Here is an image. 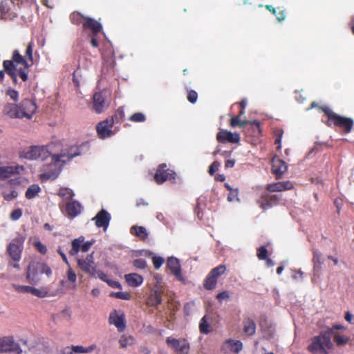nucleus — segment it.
Here are the masks:
<instances>
[{
	"instance_id": "nucleus-3",
	"label": "nucleus",
	"mask_w": 354,
	"mask_h": 354,
	"mask_svg": "<svg viewBox=\"0 0 354 354\" xmlns=\"http://www.w3.org/2000/svg\"><path fill=\"white\" fill-rule=\"evenodd\" d=\"M52 274V270L48 266L44 263L31 261L26 269V280L32 285L37 284L41 279L43 274L48 277Z\"/></svg>"
},
{
	"instance_id": "nucleus-17",
	"label": "nucleus",
	"mask_w": 354,
	"mask_h": 354,
	"mask_svg": "<svg viewBox=\"0 0 354 354\" xmlns=\"http://www.w3.org/2000/svg\"><path fill=\"white\" fill-rule=\"evenodd\" d=\"M79 267L86 272L93 274L95 271L93 252L86 256L85 259L77 260Z\"/></svg>"
},
{
	"instance_id": "nucleus-60",
	"label": "nucleus",
	"mask_w": 354,
	"mask_h": 354,
	"mask_svg": "<svg viewBox=\"0 0 354 354\" xmlns=\"http://www.w3.org/2000/svg\"><path fill=\"white\" fill-rule=\"evenodd\" d=\"M15 71L17 73V76L20 77L24 82L28 80V73L24 70L17 69Z\"/></svg>"
},
{
	"instance_id": "nucleus-22",
	"label": "nucleus",
	"mask_w": 354,
	"mask_h": 354,
	"mask_svg": "<svg viewBox=\"0 0 354 354\" xmlns=\"http://www.w3.org/2000/svg\"><path fill=\"white\" fill-rule=\"evenodd\" d=\"M293 188V184L290 181H281L275 183L269 184L267 186V189L269 192H283L290 190Z\"/></svg>"
},
{
	"instance_id": "nucleus-18",
	"label": "nucleus",
	"mask_w": 354,
	"mask_h": 354,
	"mask_svg": "<svg viewBox=\"0 0 354 354\" xmlns=\"http://www.w3.org/2000/svg\"><path fill=\"white\" fill-rule=\"evenodd\" d=\"M109 323L113 324L119 331H123L126 328L124 315H118L116 310L112 312L109 318Z\"/></svg>"
},
{
	"instance_id": "nucleus-21",
	"label": "nucleus",
	"mask_w": 354,
	"mask_h": 354,
	"mask_svg": "<svg viewBox=\"0 0 354 354\" xmlns=\"http://www.w3.org/2000/svg\"><path fill=\"white\" fill-rule=\"evenodd\" d=\"M82 26L85 29H90L92 31L93 35H97L101 32L102 28L99 21L90 17L84 18Z\"/></svg>"
},
{
	"instance_id": "nucleus-35",
	"label": "nucleus",
	"mask_w": 354,
	"mask_h": 354,
	"mask_svg": "<svg viewBox=\"0 0 354 354\" xmlns=\"http://www.w3.org/2000/svg\"><path fill=\"white\" fill-rule=\"evenodd\" d=\"M96 348L95 344H91L88 347H84L82 346H72L71 350L77 353H91Z\"/></svg>"
},
{
	"instance_id": "nucleus-5",
	"label": "nucleus",
	"mask_w": 354,
	"mask_h": 354,
	"mask_svg": "<svg viewBox=\"0 0 354 354\" xmlns=\"http://www.w3.org/2000/svg\"><path fill=\"white\" fill-rule=\"evenodd\" d=\"M313 281L315 285H322L327 281V277L324 274L322 265L324 262L322 254L317 250H313Z\"/></svg>"
},
{
	"instance_id": "nucleus-49",
	"label": "nucleus",
	"mask_w": 354,
	"mask_h": 354,
	"mask_svg": "<svg viewBox=\"0 0 354 354\" xmlns=\"http://www.w3.org/2000/svg\"><path fill=\"white\" fill-rule=\"evenodd\" d=\"M268 250L265 246L260 247L257 250V257L260 260L266 259Z\"/></svg>"
},
{
	"instance_id": "nucleus-55",
	"label": "nucleus",
	"mask_w": 354,
	"mask_h": 354,
	"mask_svg": "<svg viewBox=\"0 0 354 354\" xmlns=\"http://www.w3.org/2000/svg\"><path fill=\"white\" fill-rule=\"evenodd\" d=\"M197 99H198V94L195 91L192 90V91H189L188 95H187V100H189V102L194 104L197 101Z\"/></svg>"
},
{
	"instance_id": "nucleus-10",
	"label": "nucleus",
	"mask_w": 354,
	"mask_h": 354,
	"mask_svg": "<svg viewBox=\"0 0 354 354\" xmlns=\"http://www.w3.org/2000/svg\"><path fill=\"white\" fill-rule=\"evenodd\" d=\"M24 293H30L38 297H46L49 299L59 296L62 292L59 289H19Z\"/></svg>"
},
{
	"instance_id": "nucleus-46",
	"label": "nucleus",
	"mask_w": 354,
	"mask_h": 354,
	"mask_svg": "<svg viewBox=\"0 0 354 354\" xmlns=\"http://www.w3.org/2000/svg\"><path fill=\"white\" fill-rule=\"evenodd\" d=\"M22 210L20 208L13 210L10 215V218L13 221H18L22 216Z\"/></svg>"
},
{
	"instance_id": "nucleus-45",
	"label": "nucleus",
	"mask_w": 354,
	"mask_h": 354,
	"mask_svg": "<svg viewBox=\"0 0 354 354\" xmlns=\"http://www.w3.org/2000/svg\"><path fill=\"white\" fill-rule=\"evenodd\" d=\"M119 343L121 347L125 348L128 345L132 344L133 338L131 337L122 336L119 340Z\"/></svg>"
},
{
	"instance_id": "nucleus-26",
	"label": "nucleus",
	"mask_w": 354,
	"mask_h": 354,
	"mask_svg": "<svg viewBox=\"0 0 354 354\" xmlns=\"http://www.w3.org/2000/svg\"><path fill=\"white\" fill-rule=\"evenodd\" d=\"M71 317V312L68 308H65L59 313L53 315L52 320L55 324H58L63 322H68Z\"/></svg>"
},
{
	"instance_id": "nucleus-33",
	"label": "nucleus",
	"mask_w": 354,
	"mask_h": 354,
	"mask_svg": "<svg viewBox=\"0 0 354 354\" xmlns=\"http://www.w3.org/2000/svg\"><path fill=\"white\" fill-rule=\"evenodd\" d=\"M130 232L141 239H145L148 236L147 229L142 226L133 225L131 227Z\"/></svg>"
},
{
	"instance_id": "nucleus-1",
	"label": "nucleus",
	"mask_w": 354,
	"mask_h": 354,
	"mask_svg": "<svg viewBox=\"0 0 354 354\" xmlns=\"http://www.w3.org/2000/svg\"><path fill=\"white\" fill-rule=\"evenodd\" d=\"M80 154L81 151L77 145L50 143L47 146H31L24 150L20 157L30 160L44 161L51 156V162L44 166L41 178L44 180H55L59 175L64 165Z\"/></svg>"
},
{
	"instance_id": "nucleus-58",
	"label": "nucleus",
	"mask_w": 354,
	"mask_h": 354,
	"mask_svg": "<svg viewBox=\"0 0 354 354\" xmlns=\"http://www.w3.org/2000/svg\"><path fill=\"white\" fill-rule=\"evenodd\" d=\"M17 196H18L17 192L15 190H12L10 193H8V194L5 193L3 195V198L5 200L10 201H12V199L17 198Z\"/></svg>"
},
{
	"instance_id": "nucleus-2",
	"label": "nucleus",
	"mask_w": 354,
	"mask_h": 354,
	"mask_svg": "<svg viewBox=\"0 0 354 354\" xmlns=\"http://www.w3.org/2000/svg\"><path fill=\"white\" fill-rule=\"evenodd\" d=\"M333 335V329L329 328L312 337L308 346V351L314 354H328V350L333 346L331 341Z\"/></svg>"
},
{
	"instance_id": "nucleus-38",
	"label": "nucleus",
	"mask_w": 354,
	"mask_h": 354,
	"mask_svg": "<svg viewBox=\"0 0 354 354\" xmlns=\"http://www.w3.org/2000/svg\"><path fill=\"white\" fill-rule=\"evenodd\" d=\"M209 319V318L207 317V316H204L201 319L200 324H199V329H200V331L202 333L207 334V333H209V331H210V325H209V323L208 322Z\"/></svg>"
},
{
	"instance_id": "nucleus-57",
	"label": "nucleus",
	"mask_w": 354,
	"mask_h": 354,
	"mask_svg": "<svg viewBox=\"0 0 354 354\" xmlns=\"http://www.w3.org/2000/svg\"><path fill=\"white\" fill-rule=\"evenodd\" d=\"M35 247L36 249L41 253V254H46L47 252L46 247L42 244L40 241H36L34 243Z\"/></svg>"
},
{
	"instance_id": "nucleus-7",
	"label": "nucleus",
	"mask_w": 354,
	"mask_h": 354,
	"mask_svg": "<svg viewBox=\"0 0 354 354\" xmlns=\"http://www.w3.org/2000/svg\"><path fill=\"white\" fill-rule=\"evenodd\" d=\"M113 124L114 120L111 117L100 122L96 126L99 138L101 139H106L113 136L115 133L112 129Z\"/></svg>"
},
{
	"instance_id": "nucleus-64",
	"label": "nucleus",
	"mask_w": 354,
	"mask_h": 354,
	"mask_svg": "<svg viewBox=\"0 0 354 354\" xmlns=\"http://www.w3.org/2000/svg\"><path fill=\"white\" fill-rule=\"evenodd\" d=\"M345 319L350 324H354V316L350 312L346 313Z\"/></svg>"
},
{
	"instance_id": "nucleus-39",
	"label": "nucleus",
	"mask_w": 354,
	"mask_h": 354,
	"mask_svg": "<svg viewBox=\"0 0 354 354\" xmlns=\"http://www.w3.org/2000/svg\"><path fill=\"white\" fill-rule=\"evenodd\" d=\"M33 47H34V43L32 41H30L28 44V46L26 49V57H27V60L30 64H31V66L33 63V56H32V51H33Z\"/></svg>"
},
{
	"instance_id": "nucleus-41",
	"label": "nucleus",
	"mask_w": 354,
	"mask_h": 354,
	"mask_svg": "<svg viewBox=\"0 0 354 354\" xmlns=\"http://www.w3.org/2000/svg\"><path fill=\"white\" fill-rule=\"evenodd\" d=\"M334 342L336 343V344L339 346H344L346 344L349 338L347 337L342 336L339 335H333Z\"/></svg>"
},
{
	"instance_id": "nucleus-9",
	"label": "nucleus",
	"mask_w": 354,
	"mask_h": 354,
	"mask_svg": "<svg viewBox=\"0 0 354 354\" xmlns=\"http://www.w3.org/2000/svg\"><path fill=\"white\" fill-rule=\"evenodd\" d=\"M166 265L170 272L183 285H186L185 279L182 275L180 260L175 257H170L167 259Z\"/></svg>"
},
{
	"instance_id": "nucleus-62",
	"label": "nucleus",
	"mask_w": 354,
	"mask_h": 354,
	"mask_svg": "<svg viewBox=\"0 0 354 354\" xmlns=\"http://www.w3.org/2000/svg\"><path fill=\"white\" fill-rule=\"evenodd\" d=\"M229 297H230V295H229L228 292H227V291H223V292L218 294L216 296L217 299L219 301H222L223 299H228Z\"/></svg>"
},
{
	"instance_id": "nucleus-53",
	"label": "nucleus",
	"mask_w": 354,
	"mask_h": 354,
	"mask_svg": "<svg viewBox=\"0 0 354 354\" xmlns=\"http://www.w3.org/2000/svg\"><path fill=\"white\" fill-rule=\"evenodd\" d=\"M84 17L81 16L79 13H73L71 15V19L73 24L82 23V19L84 21Z\"/></svg>"
},
{
	"instance_id": "nucleus-44",
	"label": "nucleus",
	"mask_w": 354,
	"mask_h": 354,
	"mask_svg": "<svg viewBox=\"0 0 354 354\" xmlns=\"http://www.w3.org/2000/svg\"><path fill=\"white\" fill-rule=\"evenodd\" d=\"M6 95L15 102H17L19 100L18 91H17L16 90H15L12 88H8L6 90Z\"/></svg>"
},
{
	"instance_id": "nucleus-29",
	"label": "nucleus",
	"mask_w": 354,
	"mask_h": 354,
	"mask_svg": "<svg viewBox=\"0 0 354 354\" xmlns=\"http://www.w3.org/2000/svg\"><path fill=\"white\" fill-rule=\"evenodd\" d=\"M84 236H80L77 239L72 241L71 249L69 251V254L72 256L77 255L81 250L82 243L84 241Z\"/></svg>"
},
{
	"instance_id": "nucleus-37",
	"label": "nucleus",
	"mask_w": 354,
	"mask_h": 354,
	"mask_svg": "<svg viewBox=\"0 0 354 354\" xmlns=\"http://www.w3.org/2000/svg\"><path fill=\"white\" fill-rule=\"evenodd\" d=\"M58 195L65 201L70 200L74 196V192L72 189L66 187H62L59 189Z\"/></svg>"
},
{
	"instance_id": "nucleus-16",
	"label": "nucleus",
	"mask_w": 354,
	"mask_h": 354,
	"mask_svg": "<svg viewBox=\"0 0 354 354\" xmlns=\"http://www.w3.org/2000/svg\"><path fill=\"white\" fill-rule=\"evenodd\" d=\"M105 94L102 92H97L93 95V109L97 113H102L107 107L108 104L105 100Z\"/></svg>"
},
{
	"instance_id": "nucleus-30",
	"label": "nucleus",
	"mask_w": 354,
	"mask_h": 354,
	"mask_svg": "<svg viewBox=\"0 0 354 354\" xmlns=\"http://www.w3.org/2000/svg\"><path fill=\"white\" fill-rule=\"evenodd\" d=\"M161 301V292L158 290V289L151 290L150 295L148 298V304L151 306H156L160 304Z\"/></svg>"
},
{
	"instance_id": "nucleus-23",
	"label": "nucleus",
	"mask_w": 354,
	"mask_h": 354,
	"mask_svg": "<svg viewBox=\"0 0 354 354\" xmlns=\"http://www.w3.org/2000/svg\"><path fill=\"white\" fill-rule=\"evenodd\" d=\"M4 115H7L10 118H19L20 115H22L19 112V104L7 103L3 109Z\"/></svg>"
},
{
	"instance_id": "nucleus-8",
	"label": "nucleus",
	"mask_w": 354,
	"mask_h": 354,
	"mask_svg": "<svg viewBox=\"0 0 354 354\" xmlns=\"http://www.w3.org/2000/svg\"><path fill=\"white\" fill-rule=\"evenodd\" d=\"M225 271L226 266L225 265H220L212 269L205 279L204 288H215L218 278L225 274Z\"/></svg>"
},
{
	"instance_id": "nucleus-31",
	"label": "nucleus",
	"mask_w": 354,
	"mask_h": 354,
	"mask_svg": "<svg viewBox=\"0 0 354 354\" xmlns=\"http://www.w3.org/2000/svg\"><path fill=\"white\" fill-rule=\"evenodd\" d=\"M243 330L248 335H253L256 332V324L250 318H247L243 321Z\"/></svg>"
},
{
	"instance_id": "nucleus-34",
	"label": "nucleus",
	"mask_w": 354,
	"mask_h": 354,
	"mask_svg": "<svg viewBox=\"0 0 354 354\" xmlns=\"http://www.w3.org/2000/svg\"><path fill=\"white\" fill-rule=\"evenodd\" d=\"M40 192V187L37 184H32L28 187L25 196L28 199H32L35 198Z\"/></svg>"
},
{
	"instance_id": "nucleus-28",
	"label": "nucleus",
	"mask_w": 354,
	"mask_h": 354,
	"mask_svg": "<svg viewBox=\"0 0 354 354\" xmlns=\"http://www.w3.org/2000/svg\"><path fill=\"white\" fill-rule=\"evenodd\" d=\"M272 170L277 176H281L287 170L286 163L280 159L274 160Z\"/></svg>"
},
{
	"instance_id": "nucleus-6",
	"label": "nucleus",
	"mask_w": 354,
	"mask_h": 354,
	"mask_svg": "<svg viewBox=\"0 0 354 354\" xmlns=\"http://www.w3.org/2000/svg\"><path fill=\"white\" fill-rule=\"evenodd\" d=\"M25 237L19 235L12 240L8 245L7 251L13 261H19L24 250Z\"/></svg>"
},
{
	"instance_id": "nucleus-51",
	"label": "nucleus",
	"mask_w": 354,
	"mask_h": 354,
	"mask_svg": "<svg viewBox=\"0 0 354 354\" xmlns=\"http://www.w3.org/2000/svg\"><path fill=\"white\" fill-rule=\"evenodd\" d=\"M133 266L139 269H144L147 266L146 261L143 259H138L133 261Z\"/></svg>"
},
{
	"instance_id": "nucleus-56",
	"label": "nucleus",
	"mask_w": 354,
	"mask_h": 354,
	"mask_svg": "<svg viewBox=\"0 0 354 354\" xmlns=\"http://www.w3.org/2000/svg\"><path fill=\"white\" fill-rule=\"evenodd\" d=\"M263 198L264 200L266 201V202H263L260 204V207L263 209L266 210L269 208H270L273 205L272 203L267 198L266 195H263Z\"/></svg>"
},
{
	"instance_id": "nucleus-4",
	"label": "nucleus",
	"mask_w": 354,
	"mask_h": 354,
	"mask_svg": "<svg viewBox=\"0 0 354 354\" xmlns=\"http://www.w3.org/2000/svg\"><path fill=\"white\" fill-rule=\"evenodd\" d=\"M322 110L328 118V126H330V122H333L335 126L342 128L346 133H350L351 131L353 126V119L340 116L335 113L329 107L327 106L323 107Z\"/></svg>"
},
{
	"instance_id": "nucleus-12",
	"label": "nucleus",
	"mask_w": 354,
	"mask_h": 354,
	"mask_svg": "<svg viewBox=\"0 0 354 354\" xmlns=\"http://www.w3.org/2000/svg\"><path fill=\"white\" fill-rule=\"evenodd\" d=\"M19 112L22 114L20 115V119L26 118L30 119L32 118L34 113L36 112L37 109L35 102L33 100L29 99L23 100L19 104Z\"/></svg>"
},
{
	"instance_id": "nucleus-11",
	"label": "nucleus",
	"mask_w": 354,
	"mask_h": 354,
	"mask_svg": "<svg viewBox=\"0 0 354 354\" xmlns=\"http://www.w3.org/2000/svg\"><path fill=\"white\" fill-rule=\"evenodd\" d=\"M176 174L174 171L167 169L166 164H161L154 175V179L158 184H162L167 180L175 179Z\"/></svg>"
},
{
	"instance_id": "nucleus-36",
	"label": "nucleus",
	"mask_w": 354,
	"mask_h": 354,
	"mask_svg": "<svg viewBox=\"0 0 354 354\" xmlns=\"http://www.w3.org/2000/svg\"><path fill=\"white\" fill-rule=\"evenodd\" d=\"M97 276L101 280L106 281L109 286H111L113 288H121L120 284L118 281H114L110 279L108 275L106 274L105 273L102 272H99L97 273Z\"/></svg>"
},
{
	"instance_id": "nucleus-47",
	"label": "nucleus",
	"mask_w": 354,
	"mask_h": 354,
	"mask_svg": "<svg viewBox=\"0 0 354 354\" xmlns=\"http://www.w3.org/2000/svg\"><path fill=\"white\" fill-rule=\"evenodd\" d=\"M152 262L155 269L158 270L164 263V259L159 256H153Z\"/></svg>"
},
{
	"instance_id": "nucleus-19",
	"label": "nucleus",
	"mask_w": 354,
	"mask_h": 354,
	"mask_svg": "<svg viewBox=\"0 0 354 354\" xmlns=\"http://www.w3.org/2000/svg\"><path fill=\"white\" fill-rule=\"evenodd\" d=\"M166 342L176 351L185 353L188 351L189 346L185 339H176L174 338L167 337Z\"/></svg>"
},
{
	"instance_id": "nucleus-40",
	"label": "nucleus",
	"mask_w": 354,
	"mask_h": 354,
	"mask_svg": "<svg viewBox=\"0 0 354 354\" xmlns=\"http://www.w3.org/2000/svg\"><path fill=\"white\" fill-rule=\"evenodd\" d=\"M111 297H116L120 299L129 300L131 298V295L128 292H111L109 295Z\"/></svg>"
},
{
	"instance_id": "nucleus-13",
	"label": "nucleus",
	"mask_w": 354,
	"mask_h": 354,
	"mask_svg": "<svg viewBox=\"0 0 354 354\" xmlns=\"http://www.w3.org/2000/svg\"><path fill=\"white\" fill-rule=\"evenodd\" d=\"M19 349V345L15 342L13 337L6 336L0 338V352L10 353L17 351Z\"/></svg>"
},
{
	"instance_id": "nucleus-27",
	"label": "nucleus",
	"mask_w": 354,
	"mask_h": 354,
	"mask_svg": "<svg viewBox=\"0 0 354 354\" xmlns=\"http://www.w3.org/2000/svg\"><path fill=\"white\" fill-rule=\"evenodd\" d=\"M124 278L127 284L131 287H138L140 286L143 281L142 277L137 273L125 274Z\"/></svg>"
},
{
	"instance_id": "nucleus-24",
	"label": "nucleus",
	"mask_w": 354,
	"mask_h": 354,
	"mask_svg": "<svg viewBox=\"0 0 354 354\" xmlns=\"http://www.w3.org/2000/svg\"><path fill=\"white\" fill-rule=\"evenodd\" d=\"M260 327L263 332V336L266 339L271 338L274 333V327L272 323L267 318H263L260 322Z\"/></svg>"
},
{
	"instance_id": "nucleus-15",
	"label": "nucleus",
	"mask_w": 354,
	"mask_h": 354,
	"mask_svg": "<svg viewBox=\"0 0 354 354\" xmlns=\"http://www.w3.org/2000/svg\"><path fill=\"white\" fill-rule=\"evenodd\" d=\"M216 140L219 142L239 143L241 140L240 135L227 130H221L216 134Z\"/></svg>"
},
{
	"instance_id": "nucleus-59",
	"label": "nucleus",
	"mask_w": 354,
	"mask_h": 354,
	"mask_svg": "<svg viewBox=\"0 0 354 354\" xmlns=\"http://www.w3.org/2000/svg\"><path fill=\"white\" fill-rule=\"evenodd\" d=\"M220 166V163L218 162H214L209 167V173L211 175H213L218 169Z\"/></svg>"
},
{
	"instance_id": "nucleus-54",
	"label": "nucleus",
	"mask_w": 354,
	"mask_h": 354,
	"mask_svg": "<svg viewBox=\"0 0 354 354\" xmlns=\"http://www.w3.org/2000/svg\"><path fill=\"white\" fill-rule=\"evenodd\" d=\"M292 278L295 281H300L304 277V272L301 270H292Z\"/></svg>"
},
{
	"instance_id": "nucleus-14",
	"label": "nucleus",
	"mask_w": 354,
	"mask_h": 354,
	"mask_svg": "<svg viewBox=\"0 0 354 354\" xmlns=\"http://www.w3.org/2000/svg\"><path fill=\"white\" fill-rule=\"evenodd\" d=\"M111 219V214L106 210L102 209L92 218L97 227H102L106 231Z\"/></svg>"
},
{
	"instance_id": "nucleus-32",
	"label": "nucleus",
	"mask_w": 354,
	"mask_h": 354,
	"mask_svg": "<svg viewBox=\"0 0 354 354\" xmlns=\"http://www.w3.org/2000/svg\"><path fill=\"white\" fill-rule=\"evenodd\" d=\"M12 60L14 63L16 64V66L17 64H21L25 68H29L31 66V64H30L27 59L20 55L18 50H15L13 51Z\"/></svg>"
},
{
	"instance_id": "nucleus-50",
	"label": "nucleus",
	"mask_w": 354,
	"mask_h": 354,
	"mask_svg": "<svg viewBox=\"0 0 354 354\" xmlns=\"http://www.w3.org/2000/svg\"><path fill=\"white\" fill-rule=\"evenodd\" d=\"M8 10L7 2L3 0H0V18H3Z\"/></svg>"
},
{
	"instance_id": "nucleus-43",
	"label": "nucleus",
	"mask_w": 354,
	"mask_h": 354,
	"mask_svg": "<svg viewBox=\"0 0 354 354\" xmlns=\"http://www.w3.org/2000/svg\"><path fill=\"white\" fill-rule=\"evenodd\" d=\"M129 120L134 122H143L146 120V117L142 113H136L129 118Z\"/></svg>"
},
{
	"instance_id": "nucleus-25",
	"label": "nucleus",
	"mask_w": 354,
	"mask_h": 354,
	"mask_svg": "<svg viewBox=\"0 0 354 354\" xmlns=\"http://www.w3.org/2000/svg\"><path fill=\"white\" fill-rule=\"evenodd\" d=\"M82 209V207L81 204L77 201H73L66 204V212L71 218H74L79 215L81 213Z\"/></svg>"
},
{
	"instance_id": "nucleus-61",
	"label": "nucleus",
	"mask_w": 354,
	"mask_h": 354,
	"mask_svg": "<svg viewBox=\"0 0 354 354\" xmlns=\"http://www.w3.org/2000/svg\"><path fill=\"white\" fill-rule=\"evenodd\" d=\"M265 195L272 203V205L276 204L281 198V196L278 194L268 196V194H266Z\"/></svg>"
},
{
	"instance_id": "nucleus-48",
	"label": "nucleus",
	"mask_w": 354,
	"mask_h": 354,
	"mask_svg": "<svg viewBox=\"0 0 354 354\" xmlns=\"http://www.w3.org/2000/svg\"><path fill=\"white\" fill-rule=\"evenodd\" d=\"M227 200L230 202L239 201V191L237 189H232L230 192Z\"/></svg>"
},
{
	"instance_id": "nucleus-42",
	"label": "nucleus",
	"mask_w": 354,
	"mask_h": 354,
	"mask_svg": "<svg viewBox=\"0 0 354 354\" xmlns=\"http://www.w3.org/2000/svg\"><path fill=\"white\" fill-rule=\"evenodd\" d=\"M3 66L8 74H9L10 71H15L17 70L16 65L12 59L3 61Z\"/></svg>"
},
{
	"instance_id": "nucleus-63",
	"label": "nucleus",
	"mask_w": 354,
	"mask_h": 354,
	"mask_svg": "<svg viewBox=\"0 0 354 354\" xmlns=\"http://www.w3.org/2000/svg\"><path fill=\"white\" fill-rule=\"evenodd\" d=\"M240 122H241V120H240L239 116L233 117L231 119L230 124L232 127H235L236 126H239Z\"/></svg>"
},
{
	"instance_id": "nucleus-52",
	"label": "nucleus",
	"mask_w": 354,
	"mask_h": 354,
	"mask_svg": "<svg viewBox=\"0 0 354 354\" xmlns=\"http://www.w3.org/2000/svg\"><path fill=\"white\" fill-rule=\"evenodd\" d=\"M94 243H95V240H93V239L86 241V242L84 241L82 243L81 251L83 252H88Z\"/></svg>"
},
{
	"instance_id": "nucleus-20",
	"label": "nucleus",
	"mask_w": 354,
	"mask_h": 354,
	"mask_svg": "<svg viewBox=\"0 0 354 354\" xmlns=\"http://www.w3.org/2000/svg\"><path fill=\"white\" fill-rule=\"evenodd\" d=\"M24 169L23 166H1L0 165V179H6L10 177L12 174H19Z\"/></svg>"
}]
</instances>
